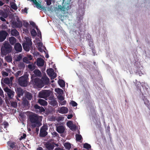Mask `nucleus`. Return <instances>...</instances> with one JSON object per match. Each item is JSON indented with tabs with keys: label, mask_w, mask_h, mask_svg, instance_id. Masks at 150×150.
<instances>
[{
	"label": "nucleus",
	"mask_w": 150,
	"mask_h": 150,
	"mask_svg": "<svg viewBox=\"0 0 150 150\" xmlns=\"http://www.w3.org/2000/svg\"><path fill=\"white\" fill-rule=\"evenodd\" d=\"M29 121L30 122L31 127L32 129L35 128L41 123L39 119V116L35 113H33L29 115Z\"/></svg>",
	"instance_id": "nucleus-1"
},
{
	"label": "nucleus",
	"mask_w": 150,
	"mask_h": 150,
	"mask_svg": "<svg viewBox=\"0 0 150 150\" xmlns=\"http://www.w3.org/2000/svg\"><path fill=\"white\" fill-rule=\"evenodd\" d=\"M12 47L8 43H5L3 44L1 48L2 54L5 56L11 52Z\"/></svg>",
	"instance_id": "nucleus-2"
},
{
	"label": "nucleus",
	"mask_w": 150,
	"mask_h": 150,
	"mask_svg": "<svg viewBox=\"0 0 150 150\" xmlns=\"http://www.w3.org/2000/svg\"><path fill=\"white\" fill-rule=\"evenodd\" d=\"M28 81V76L26 75L21 76L18 79V84L21 86L23 87L27 86Z\"/></svg>",
	"instance_id": "nucleus-3"
},
{
	"label": "nucleus",
	"mask_w": 150,
	"mask_h": 150,
	"mask_svg": "<svg viewBox=\"0 0 150 150\" xmlns=\"http://www.w3.org/2000/svg\"><path fill=\"white\" fill-rule=\"evenodd\" d=\"M32 42L31 38L27 37L25 38V42L23 44V47L26 51H29L31 47H32Z\"/></svg>",
	"instance_id": "nucleus-4"
},
{
	"label": "nucleus",
	"mask_w": 150,
	"mask_h": 150,
	"mask_svg": "<svg viewBox=\"0 0 150 150\" xmlns=\"http://www.w3.org/2000/svg\"><path fill=\"white\" fill-rule=\"evenodd\" d=\"M3 89L6 94H7L9 100L12 99L15 95L14 91L7 87L4 88Z\"/></svg>",
	"instance_id": "nucleus-5"
},
{
	"label": "nucleus",
	"mask_w": 150,
	"mask_h": 150,
	"mask_svg": "<svg viewBox=\"0 0 150 150\" xmlns=\"http://www.w3.org/2000/svg\"><path fill=\"white\" fill-rule=\"evenodd\" d=\"M50 91L49 90H43L39 92L38 97L40 98H45L50 96Z\"/></svg>",
	"instance_id": "nucleus-6"
},
{
	"label": "nucleus",
	"mask_w": 150,
	"mask_h": 150,
	"mask_svg": "<svg viewBox=\"0 0 150 150\" xmlns=\"http://www.w3.org/2000/svg\"><path fill=\"white\" fill-rule=\"evenodd\" d=\"M48 129L47 126H43L40 128L39 135L42 137H45L47 134V132L46 131Z\"/></svg>",
	"instance_id": "nucleus-7"
},
{
	"label": "nucleus",
	"mask_w": 150,
	"mask_h": 150,
	"mask_svg": "<svg viewBox=\"0 0 150 150\" xmlns=\"http://www.w3.org/2000/svg\"><path fill=\"white\" fill-rule=\"evenodd\" d=\"M7 144L10 146L11 150H19L18 146L16 142L9 141L7 142Z\"/></svg>",
	"instance_id": "nucleus-8"
},
{
	"label": "nucleus",
	"mask_w": 150,
	"mask_h": 150,
	"mask_svg": "<svg viewBox=\"0 0 150 150\" xmlns=\"http://www.w3.org/2000/svg\"><path fill=\"white\" fill-rule=\"evenodd\" d=\"M33 84L38 88H42L43 86L42 80L37 78L34 79Z\"/></svg>",
	"instance_id": "nucleus-9"
},
{
	"label": "nucleus",
	"mask_w": 150,
	"mask_h": 150,
	"mask_svg": "<svg viewBox=\"0 0 150 150\" xmlns=\"http://www.w3.org/2000/svg\"><path fill=\"white\" fill-rule=\"evenodd\" d=\"M8 35V33L5 30L0 31V42H3L6 39Z\"/></svg>",
	"instance_id": "nucleus-10"
},
{
	"label": "nucleus",
	"mask_w": 150,
	"mask_h": 150,
	"mask_svg": "<svg viewBox=\"0 0 150 150\" xmlns=\"http://www.w3.org/2000/svg\"><path fill=\"white\" fill-rule=\"evenodd\" d=\"M54 142L50 143L47 142L45 143V148L48 150H53L54 147Z\"/></svg>",
	"instance_id": "nucleus-11"
},
{
	"label": "nucleus",
	"mask_w": 150,
	"mask_h": 150,
	"mask_svg": "<svg viewBox=\"0 0 150 150\" xmlns=\"http://www.w3.org/2000/svg\"><path fill=\"white\" fill-rule=\"evenodd\" d=\"M15 91L18 97H21L23 95L24 91L20 87L17 88H16Z\"/></svg>",
	"instance_id": "nucleus-12"
},
{
	"label": "nucleus",
	"mask_w": 150,
	"mask_h": 150,
	"mask_svg": "<svg viewBox=\"0 0 150 150\" xmlns=\"http://www.w3.org/2000/svg\"><path fill=\"white\" fill-rule=\"evenodd\" d=\"M35 4L36 7L38 9L40 10H44L45 9L44 7L43 6L41 5L40 4L38 3L36 1V0H33L32 1Z\"/></svg>",
	"instance_id": "nucleus-13"
},
{
	"label": "nucleus",
	"mask_w": 150,
	"mask_h": 150,
	"mask_svg": "<svg viewBox=\"0 0 150 150\" xmlns=\"http://www.w3.org/2000/svg\"><path fill=\"white\" fill-rule=\"evenodd\" d=\"M13 27L21 28L22 26V23L21 21H19L18 22L16 21H13L12 23Z\"/></svg>",
	"instance_id": "nucleus-14"
},
{
	"label": "nucleus",
	"mask_w": 150,
	"mask_h": 150,
	"mask_svg": "<svg viewBox=\"0 0 150 150\" xmlns=\"http://www.w3.org/2000/svg\"><path fill=\"white\" fill-rule=\"evenodd\" d=\"M68 109L67 108L64 107H62L60 108L58 110V112L62 114H65L67 113Z\"/></svg>",
	"instance_id": "nucleus-15"
},
{
	"label": "nucleus",
	"mask_w": 150,
	"mask_h": 150,
	"mask_svg": "<svg viewBox=\"0 0 150 150\" xmlns=\"http://www.w3.org/2000/svg\"><path fill=\"white\" fill-rule=\"evenodd\" d=\"M15 50L18 52H21L22 50V47L21 44L19 43L15 44L14 46Z\"/></svg>",
	"instance_id": "nucleus-16"
},
{
	"label": "nucleus",
	"mask_w": 150,
	"mask_h": 150,
	"mask_svg": "<svg viewBox=\"0 0 150 150\" xmlns=\"http://www.w3.org/2000/svg\"><path fill=\"white\" fill-rule=\"evenodd\" d=\"M56 130L59 133H63L65 130L64 127L62 125L59 126L57 127Z\"/></svg>",
	"instance_id": "nucleus-17"
},
{
	"label": "nucleus",
	"mask_w": 150,
	"mask_h": 150,
	"mask_svg": "<svg viewBox=\"0 0 150 150\" xmlns=\"http://www.w3.org/2000/svg\"><path fill=\"white\" fill-rule=\"evenodd\" d=\"M33 72L34 74H33L31 78L35 77L36 76H40L41 75V74L40 71L38 69H35L34 70Z\"/></svg>",
	"instance_id": "nucleus-18"
},
{
	"label": "nucleus",
	"mask_w": 150,
	"mask_h": 150,
	"mask_svg": "<svg viewBox=\"0 0 150 150\" xmlns=\"http://www.w3.org/2000/svg\"><path fill=\"white\" fill-rule=\"evenodd\" d=\"M44 61L42 58H38L37 59V64L38 66L42 67L44 64Z\"/></svg>",
	"instance_id": "nucleus-19"
},
{
	"label": "nucleus",
	"mask_w": 150,
	"mask_h": 150,
	"mask_svg": "<svg viewBox=\"0 0 150 150\" xmlns=\"http://www.w3.org/2000/svg\"><path fill=\"white\" fill-rule=\"evenodd\" d=\"M1 83L2 85L4 83H5L8 85L10 84L11 83L10 80L8 78H6L5 79L2 78L1 81Z\"/></svg>",
	"instance_id": "nucleus-20"
},
{
	"label": "nucleus",
	"mask_w": 150,
	"mask_h": 150,
	"mask_svg": "<svg viewBox=\"0 0 150 150\" xmlns=\"http://www.w3.org/2000/svg\"><path fill=\"white\" fill-rule=\"evenodd\" d=\"M38 103L41 105L43 106H46L47 105V102L42 99H39L38 100Z\"/></svg>",
	"instance_id": "nucleus-21"
},
{
	"label": "nucleus",
	"mask_w": 150,
	"mask_h": 150,
	"mask_svg": "<svg viewBox=\"0 0 150 150\" xmlns=\"http://www.w3.org/2000/svg\"><path fill=\"white\" fill-rule=\"evenodd\" d=\"M9 40L10 44L12 45H13L16 42V38L13 37L10 38Z\"/></svg>",
	"instance_id": "nucleus-22"
},
{
	"label": "nucleus",
	"mask_w": 150,
	"mask_h": 150,
	"mask_svg": "<svg viewBox=\"0 0 150 150\" xmlns=\"http://www.w3.org/2000/svg\"><path fill=\"white\" fill-rule=\"evenodd\" d=\"M58 82L59 84L61 87L63 88L65 87V82L63 80L59 79L58 81Z\"/></svg>",
	"instance_id": "nucleus-23"
},
{
	"label": "nucleus",
	"mask_w": 150,
	"mask_h": 150,
	"mask_svg": "<svg viewBox=\"0 0 150 150\" xmlns=\"http://www.w3.org/2000/svg\"><path fill=\"white\" fill-rule=\"evenodd\" d=\"M11 34L13 36H16L18 35L19 33L16 30L13 29L11 30Z\"/></svg>",
	"instance_id": "nucleus-24"
},
{
	"label": "nucleus",
	"mask_w": 150,
	"mask_h": 150,
	"mask_svg": "<svg viewBox=\"0 0 150 150\" xmlns=\"http://www.w3.org/2000/svg\"><path fill=\"white\" fill-rule=\"evenodd\" d=\"M42 81L43 82V85L44 84H48L50 82L49 79L47 77H45L44 78H43V81Z\"/></svg>",
	"instance_id": "nucleus-25"
},
{
	"label": "nucleus",
	"mask_w": 150,
	"mask_h": 150,
	"mask_svg": "<svg viewBox=\"0 0 150 150\" xmlns=\"http://www.w3.org/2000/svg\"><path fill=\"white\" fill-rule=\"evenodd\" d=\"M25 97L28 100H30L32 98L33 96L30 93L27 92L25 94Z\"/></svg>",
	"instance_id": "nucleus-26"
},
{
	"label": "nucleus",
	"mask_w": 150,
	"mask_h": 150,
	"mask_svg": "<svg viewBox=\"0 0 150 150\" xmlns=\"http://www.w3.org/2000/svg\"><path fill=\"white\" fill-rule=\"evenodd\" d=\"M64 145L66 149L68 150H69L71 148V146L70 143L68 142L65 143L64 144Z\"/></svg>",
	"instance_id": "nucleus-27"
},
{
	"label": "nucleus",
	"mask_w": 150,
	"mask_h": 150,
	"mask_svg": "<svg viewBox=\"0 0 150 150\" xmlns=\"http://www.w3.org/2000/svg\"><path fill=\"white\" fill-rule=\"evenodd\" d=\"M47 72L48 75L49 76H51L52 74H54V70L52 68H50L47 70Z\"/></svg>",
	"instance_id": "nucleus-28"
},
{
	"label": "nucleus",
	"mask_w": 150,
	"mask_h": 150,
	"mask_svg": "<svg viewBox=\"0 0 150 150\" xmlns=\"http://www.w3.org/2000/svg\"><path fill=\"white\" fill-rule=\"evenodd\" d=\"M45 111V110L42 107L40 106V108L35 111V112L37 113H41L44 112Z\"/></svg>",
	"instance_id": "nucleus-29"
},
{
	"label": "nucleus",
	"mask_w": 150,
	"mask_h": 150,
	"mask_svg": "<svg viewBox=\"0 0 150 150\" xmlns=\"http://www.w3.org/2000/svg\"><path fill=\"white\" fill-rule=\"evenodd\" d=\"M76 141L77 142H80L82 138V137L80 134H76Z\"/></svg>",
	"instance_id": "nucleus-30"
},
{
	"label": "nucleus",
	"mask_w": 150,
	"mask_h": 150,
	"mask_svg": "<svg viewBox=\"0 0 150 150\" xmlns=\"http://www.w3.org/2000/svg\"><path fill=\"white\" fill-rule=\"evenodd\" d=\"M64 9L68 10L71 8V6L70 3H67L64 6Z\"/></svg>",
	"instance_id": "nucleus-31"
},
{
	"label": "nucleus",
	"mask_w": 150,
	"mask_h": 150,
	"mask_svg": "<svg viewBox=\"0 0 150 150\" xmlns=\"http://www.w3.org/2000/svg\"><path fill=\"white\" fill-rule=\"evenodd\" d=\"M11 105L14 108H16L17 106V103L16 101H11L10 102Z\"/></svg>",
	"instance_id": "nucleus-32"
},
{
	"label": "nucleus",
	"mask_w": 150,
	"mask_h": 150,
	"mask_svg": "<svg viewBox=\"0 0 150 150\" xmlns=\"http://www.w3.org/2000/svg\"><path fill=\"white\" fill-rule=\"evenodd\" d=\"M57 104V101L54 99L50 101V104L53 106H55Z\"/></svg>",
	"instance_id": "nucleus-33"
},
{
	"label": "nucleus",
	"mask_w": 150,
	"mask_h": 150,
	"mask_svg": "<svg viewBox=\"0 0 150 150\" xmlns=\"http://www.w3.org/2000/svg\"><path fill=\"white\" fill-rule=\"evenodd\" d=\"M28 67L30 71H32L35 68V66L33 64H29L28 65Z\"/></svg>",
	"instance_id": "nucleus-34"
},
{
	"label": "nucleus",
	"mask_w": 150,
	"mask_h": 150,
	"mask_svg": "<svg viewBox=\"0 0 150 150\" xmlns=\"http://www.w3.org/2000/svg\"><path fill=\"white\" fill-rule=\"evenodd\" d=\"M5 59L8 62H10L12 61V58L11 56H7L6 57Z\"/></svg>",
	"instance_id": "nucleus-35"
},
{
	"label": "nucleus",
	"mask_w": 150,
	"mask_h": 150,
	"mask_svg": "<svg viewBox=\"0 0 150 150\" xmlns=\"http://www.w3.org/2000/svg\"><path fill=\"white\" fill-rule=\"evenodd\" d=\"M83 147L84 148L88 149H90L91 147V146L90 144L86 143L83 144Z\"/></svg>",
	"instance_id": "nucleus-36"
},
{
	"label": "nucleus",
	"mask_w": 150,
	"mask_h": 150,
	"mask_svg": "<svg viewBox=\"0 0 150 150\" xmlns=\"http://www.w3.org/2000/svg\"><path fill=\"white\" fill-rule=\"evenodd\" d=\"M31 34L32 36H35L37 35V33L34 29H33L31 31Z\"/></svg>",
	"instance_id": "nucleus-37"
},
{
	"label": "nucleus",
	"mask_w": 150,
	"mask_h": 150,
	"mask_svg": "<svg viewBox=\"0 0 150 150\" xmlns=\"http://www.w3.org/2000/svg\"><path fill=\"white\" fill-rule=\"evenodd\" d=\"M11 7L15 10H16L17 9V6L15 3H13L12 4H11Z\"/></svg>",
	"instance_id": "nucleus-38"
},
{
	"label": "nucleus",
	"mask_w": 150,
	"mask_h": 150,
	"mask_svg": "<svg viewBox=\"0 0 150 150\" xmlns=\"http://www.w3.org/2000/svg\"><path fill=\"white\" fill-rule=\"evenodd\" d=\"M22 59V56L21 55H19L17 56L16 59V61L17 62L20 61Z\"/></svg>",
	"instance_id": "nucleus-39"
},
{
	"label": "nucleus",
	"mask_w": 150,
	"mask_h": 150,
	"mask_svg": "<svg viewBox=\"0 0 150 150\" xmlns=\"http://www.w3.org/2000/svg\"><path fill=\"white\" fill-rule=\"evenodd\" d=\"M32 106H33L34 109L36 111V110L38 109V108H40V106L38 105L37 104H35L33 105H32Z\"/></svg>",
	"instance_id": "nucleus-40"
},
{
	"label": "nucleus",
	"mask_w": 150,
	"mask_h": 150,
	"mask_svg": "<svg viewBox=\"0 0 150 150\" xmlns=\"http://www.w3.org/2000/svg\"><path fill=\"white\" fill-rule=\"evenodd\" d=\"M58 10H60L61 11H65V9L64 6H62L61 5H58Z\"/></svg>",
	"instance_id": "nucleus-41"
},
{
	"label": "nucleus",
	"mask_w": 150,
	"mask_h": 150,
	"mask_svg": "<svg viewBox=\"0 0 150 150\" xmlns=\"http://www.w3.org/2000/svg\"><path fill=\"white\" fill-rule=\"evenodd\" d=\"M23 61L24 62L27 64L29 63L30 62L28 58L27 57H25L23 58Z\"/></svg>",
	"instance_id": "nucleus-42"
},
{
	"label": "nucleus",
	"mask_w": 150,
	"mask_h": 150,
	"mask_svg": "<svg viewBox=\"0 0 150 150\" xmlns=\"http://www.w3.org/2000/svg\"><path fill=\"white\" fill-rule=\"evenodd\" d=\"M2 125L4 126V128H6L9 125L8 123L6 121L4 122Z\"/></svg>",
	"instance_id": "nucleus-43"
},
{
	"label": "nucleus",
	"mask_w": 150,
	"mask_h": 150,
	"mask_svg": "<svg viewBox=\"0 0 150 150\" xmlns=\"http://www.w3.org/2000/svg\"><path fill=\"white\" fill-rule=\"evenodd\" d=\"M56 73L54 72V74H52L50 76L51 77V79H53L56 77Z\"/></svg>",
	"instance_id": "nucleus-44"
},
{
	"label": "nucleus",
	"mask_w": 150,
	"mask_h": 150,
	"mask_svg": "<svg viewBox=\"0 0 150 150\" xmlns=\"http://www.w3.org/2000/svg\"><path fill=\"white\" fill-rule=\"evenodd\" d=\"M67 124L68 127L69 128L73 124L72 122L71 121H69L67 122Z\"/></svg>",
	"instance_id": "nucleus-45"
},
{
	"label": "nucleus",
	"mask_w": 150,
	"mask_h": 150,
	"mask_svg": "<svg viewBox=\"0 0 150 150\" xmlns=\"http://www.w3.org/2000/svg\"><path fill=\"white\" fill-rule=\"evenodd\" d=\"M26 137V135L25 133H23V135L21 136L20 138V140H22V139H25Z\"/></svg>",
	"instance_id": "nucleus-46"
},
{
	"label": "nucleus",
	"mask_w": 150,
	"mask_h": 150,
	"mask_svg": "<svg viewBox=\"0 0 150 150\" xmlns=\"http://www.w3.org/2000/svg\"><path fill=\"white\" fill-rule=\"evenodd\" d=\"M71 103L73 107L76 106L77 105V104L74 101H72L71 102Z\"/></svg>",
	"instance_id": "nucleus-47"
},
{
	"label": "nucleus",
	"mask_w": 150,
	"mask_h": 150,
	"mask_svg": "<svg viewBox=\"0 0 150 150\" xmlns=\"http://www.w3.org/2000/svg\"><path fill=\"white\" fill-rule=\"evenodd\" d=\"M69 128L72 130H75L76 129V126L75 125L73 124L71 126H70Z\"/></svg>",
	"instance_id": "nucleus-48"
},
{
	"label": "nucleus",
	"mask_w": 150,
	"mask_h": 150,
	"mask_svg": "<svg viewBox=\"0 0 150 150\" xmlns=\"http://www.w3.org/2000/svg\"><path fill=\"white\" fill-rule=\"evenodd\" d=\"M23 103L25 105H28V102L27 100H24L23 101Z\"/></svg>",
	"instance_id": "nucleus-49"
},
{
	"label": "nucleus",
	"mask_w": 150,
	"mask_h": 150,
	"mask_svg": "<svg viewBox=\"0 0 150 150\" xmlns=\"http://www.w3.org/2000/svg\"><path fill=\"white\" fill-rule=\"evenodd\" d=\"M42 125V123L41 124H39V125L36 126L35 127H36L35 129V132H36L38 133L39 130V127Z\"/></svg>",
	"instance_id": "nucleus-50"
},
{
	"label": "nucleus",
	"mask_w": 150,
	"mask_h": 150,
	"mask_svg": "<svg viewBox=\"0 0 150 150\" xmlns=\"http://www.w3.org/2000/svg\"><path fill=\"white\" fill-rule=\"evenodd\" d=\"M29 25V24L27 22H24L23 23V25L24 27L27 28L28 27Z\"/></svg>",
	"instance_id": "nucleus-51"
},
{
	"label": "nucleus",
	"mask_w": 150,
	"mask_h": 150,
	"mask_svg": "<svg viewBox=\"0 0 150 150\" xmlns=\"http://www.w3.org/2000/svg\"><path fill=\"white\" fill-rule=\"evenodd\" d=\"M2 75L4 76H8V73L5 71H3L2 72Z\"/></svg>",
	"instance_id": "nucleus-52"
},
{
	"label": "nucleus",
	"mask_w": 150,
	"mask_h": 150,
	"mask_svg": "<svg viewBox=\"0 0 150 150\" xmlns=\"http://www.w3.org/2000/svg\"><path fill=\"white\" fill-rule=\"evenodd\" d=\"M2 16L3 17L6 18L8 17V14L6 13H4L2 14Z\"/></svg>",
	"instance_id": "nucleus-53"
},
{
	"label": "nucleus",
	"mask_w": 150,
	"mask_h": 150,
	"mask_svg": "<svg viewBox=\"0 0 150 150\" xmlns=\"http://www.w3.org/2000/svg\"><path fill=\"white\" fill-rule=\"evenodd\" d=\"M47 4L49 6L51 4V0H46Z\"/></svg>",
	"instance_id": "nucleus-54"
},
{
	"label": "nucleus",
	"mask_w": 150,
	"mask_h": 150,
	"mask_svg": "<svg viewBox=\"0 0 150 150\" xmlns=\"http://www.w3.org/2000/svg\"><path fill=\"white\" fill-rule=\"evenodd\" d=\"M64 117H59L57 118V120L58 121H61L63 120Z\"/></svg>",
	"instance_id": "nucleus-55"
},
{
	"label": "nucleus",
	"mask_w": 150,
	"mask_h": 150,
	"mask_svg": "<svg viewBox=\"0 0 150 150\" xmlns=\"http://www.w3.org/2000/svg\"><path fill=\"white\" fill-rule=\"evenodd\" d=\"M0 96L1 97H4V96L3 93V91L2 90L0 89Z\"/></svg>",
	"instance_id": "nucleus-56"
},
{
	"label": "nucleus",
	"mask_w": 150,
	"mask_h": 150,
	"mask_svg": "<svg viewBox=\"0 0 150 150\" xmlns=\"http://www.w3.org/2000/svg\"><path fill=\"white\" fill-rule=\"evenodd\" d=\"M30 24L33 27H35L36 25L35 24V23L33 21H31L30 22Z\"/></svg>",
	"instance_id": "nucleus-57"
},
{
	"label": "nucleus",
	"mask_w": 150,
	"mask_h": 150,
	"mask_svg": "<svg viewBox=\"0 0 150 150\" xmlns=\"http://www.w3.org/2000/svg\"><path fill=\"white\" fill-rule=\"evenodd\" d=\"M73 117V115L72 114L68 115L67 116V118L69 119H71Z\"/></svg>",
	"instance_id": "nucleus-58"
},
{
	"label": "nucleus",
	"mask_w": 150,
	"mask_h": 150,
	"mask_svg": "<svg viewBox=\"0 0 150 150\" xmlns=\"http://www.w3.org/2000/svg\"><path fill=\"white\" fill-rule=\"evenodd\" d=\"M38 33V36L40 38V37H41V33L40 30L37 31Z\"/></svg>",
	"instance_id": "nucleus-59"
},
{
	"label": "nucleus",
	"mask_w": 150,
	"mask_h": 150,
	"mask_svg": "<svg viewBox=\"0 0 150 150\" xmlns=\"http://www.w3.org/2000/svg\"><path fill=\"white\" fill-rule=\"evenodd\" d=\"M59 99L61 100H63L64 98V97L62 96H60L59 98Z\"/></svg>",
	"instance_id": "nucleus-60"
},
{
	"label": "nucleus",
	"mask_w": 150,
	"mask_h": 150,
	"mask_svg": "<svg viewBox=\"0 0 150 150\" xmlns=\"http://www.w3.org/2000/svg\"><path fill=\"white\" fill-rule=\"evenodd\" d=\"M52 134L54 136V137L57 136L58 135L57 133L56 132H53Z\"/></svg>",
	"instance_id": "nucleus-61"
},
{
	"label": "nucleus",
	"mask_w": 150,
	"mask_h": 150,
	"mask_svg": "<svg viewBox=\"0 0 150 150\" xmlns=\"http://www.w3.org/2000/svg\"><path fill=\"white\" fill-rule=\"evenodd\" d=\"M5 18L3 17H0V20L2 21H5L6 20L5 19Z\"/></svg>",
	"instance_id": "nucleus-62"
},
{
	"label": "nucleus",
	"mask_w": 150,
	"mask_h": 150,
	"mask_svg": "<svg viewBox=\"0 0 150 150\" xmlns=\"http://www.w3.org/2000/svg\"><path fill=\"white\" fill-rule=\"evenodd\" d=\"M27 9H27L26 8H25L24 10H22V11L24 13H27Z\"/></svg>",
	"instance_id": "nucleus-63"
},
{
	"label": "nucleus",
	"mask_w": 150,
	"mask_h": 150,
	"mask_svg": "<svg viewBox=\"0 0 150 150\" xmlns=\"http://www.w3.org/2000/svg\"><path fill=\"white\" fill-rule=\"evenodd\" d=\"M55 150H64L62 148H61L60 147H57L55 149Z\"/></svg>",
	"instance_id": "nucleus-64"
}]
</instances>
